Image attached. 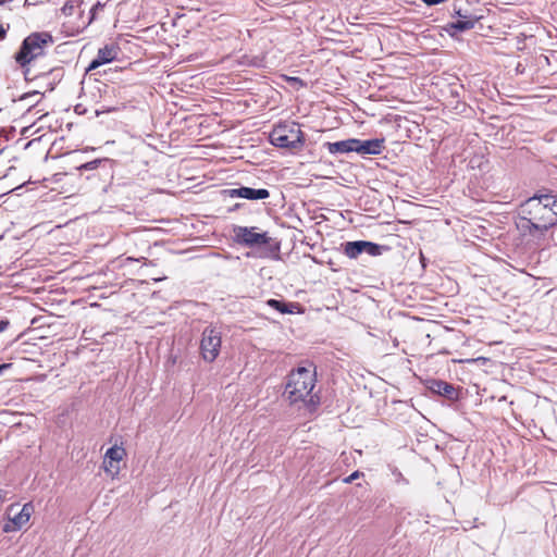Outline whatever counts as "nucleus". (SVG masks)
<instances>
[{
	"label": "nucleus",
	"mask_w": 557,
	"mask_h": 557,
	"mask_svg": "<svg viewBox=\"0 0 557 557\" xmlns=\"http://www.w3.org/2000/svg\"><path fill=\"white\" fill-rule=\"evenodd\" d=\"M459 18L449 23L447 25L446 30L451 35L455 36L459 33H463L466 30L472 29L475 25L476 18L468 17L466 15H461L458 12Z\"/></svg>",
	"instance_id": "nucleus-13"
},
{
	"label": "nucleus",
	"mask_w": 557,
	"mask_h": 557,
	"mask_svg": "<svg viewBox=\"0 0 557 557\" xmlns=\"http://www.w3.org/2000/svg\"><path fill=\"white\" fill-rule=\"evenodd\" d=\"M287 82L293 85V86H300V87H304L305 86V83L304 81L300 78V77H287Z\"/></svg>",
	"instance_id": "nucleus-19"
},
{
	"label": "nucleus",
	"mask_w": 557,
	"mask_h": 557,
	"mask_svg": "<svg viewBox=\"0 0 557 557\" xmlns=\"http://www.w3.org/2000/svg\"><path fill=\"white\" fill-rule=\"evenodd\" d=\"M125 455V450L122 447L113 446L110 447L104 456V462L109 460L110 465H112V461H120L123 459V456Z\"/></svg>",
	"instance_id": "nucleus-17"
},
{
	"label": "nucleus",
	"mask_w": 557,
	"mask_h": 557,
	"mask_svg": "<svg viewBox=\"0 0 557 557\" xmlns=\"http://www.w3.org/2000/svg\"><path fill=\"white\" fill-rule=\"evenodd\" d=\"M9 25L4 27L2 24H0V41L4 40L8 34Z\"/></svg>",
	"instance_id": "nucleus-21"
},
{
	"label": "nucleus",
	"mask_w": 557,
	"mask_h": 557,
	"mask_svg": "<svg viewBox=\"0 0 557 557\" xmlns=\"http://www.w3.org/2000/svg\"><path fill=\"white\" fill-rule=\"evenodd\" d=\"M256 226H233V238L236 244L248 247L257 248L268 246L271 242V237L268 232H258Z\"/></svg>",
	"instance_id": "nucleus-5"
},
{
	"label": "nucleus",
	"mask_w": 557,
	"mask_h": 557,
	"mask_svg": "<svg viewBox=\"0 0 557 557\" xmlns=\"http://www.w3.org/2000/svg\"><path fill=\"white\" fill-rule=\"evenodd\" d=\"M267 305L281 313L300 312V305L298 302H284L272 298L267 301Z\"/></svg>",
	"instance_id": "nucleus-15"
},
{
	"label": "nucleus",
	"mask_w": 557,
	"mask_h": 557,
	"mask_svg": "<svg viewBox=\"0 0 557 557\" xmlns=\"http://www.w3.org/2000/svg\"><path fill=\"white\" fill-rule=\"evenodd\" d=\"M304 140V133L296 123L277 125L270 134L271 144L280 148L296 149L302 146Z\"/></svg>",
	"instance_id": "nucleus-4"
},
{
	"label": "nucleus",
	"mask_w": 557,
	"mask_h": 557,
	"mask_svg": "<svg viewBox=\"0 0 557 557\" xmlns=\"http://www.w3.org/2000/svg\"><path fill=\"white\" fill-rule=\"evenodd\" d=\"M75 112L81 114V113L85 112V110H83V109H82V106H81V104H77V106L75 107Z\"/></svg>",
	"instance_id": "nucleus-26"
},
{
	"label": "nucleus",
	"mask_w": 557,
	"mask_h": 557,
	"mask_svg": "<svg viewBox=\"0 0 557 557\" xmlns=\"http://www.w3.org/2000/svg\"><path fill=\"white\" fill-rule=\"evenodd\" d=\"M37 94H38L37 91H35V92H33V94L27 92V94H25V95H23V96L21 97V100H24V99H26V98H28V97H30V96H33V95H37Z\"/></svg>",
	"instance_id": "nucleus-25"
},
{
	"label": "nucleus",
	"mask_w": 557,
	"mask_h": 557,
	"mask_svg": "<svg viewBox=\"0 0 557 557\" xmlns=\"http://www.w3.org/2000/svg\"><path fill=\"white\" fill-rule=\"evenodd\" d=\"M324 146L331 154L356 152V138H349L335 143H325Z\"/></svg>",
	"instance_id": "nucleus-14"
},
{
	"label": "nucleus",
	"mask_w": 557,
	"mask_h": 557,
	"mask_svg": "<svg viewBox=\"0 0 557 557\" xmlns=\"http://www.w3.org/2000/svg\"><path fill=\"white\" fill-rule=\"evenodd\" d=\"M18 528L14 524V522L12 521V519L10 518L9 521L7 523L3 524L2 527V531L4 533H10V532H14V531H17Z\"/></svg>",
	"instance_id": "nucleus-18"
},
{
	"label": "nucleus",
	"mask_w": 557,
	"mask_h": 557,
	"mask_svg": "<svg viewBox=\"0 0 557 557\" xmlns=\"http://www.w3.org/2000/svg\"><path fill=\"white\" fill-rule=\"evenodd\" d=\"M231 198H244L247 200H264L270 197V191L267 188H251L242 186L239 188H233L225 190Z\"/></svg>",
	"instance_id": "nucleus-9"
},
{
	"label": "nucleus",
	"mask_w": 557,
	"mask_h": 557,
	"mask_svg": "<svg viewBox=\"0 0 557 557\" xmlns=\"http://www.w3.org/2000/svg\"><path fill=\"white\" fill-rule=\"evenodd\" d=\"M445 1L446 0H422V2L425 3L426 5H436Z\"/></svg>",
	"instance_id": "nucleus-23"
},
{
	"label": "nucleus",
	"mask_w": 557,
	"mask_h": 557,
	"mask_svg": "<svg viewBox=\"0 0 557 557\" xmlns=\"http://www.w3.org/2000/svg\"><path fill=\"white\" fill-rule=\"evenodd\" d=\"M315 381V372L309 368L298 367L293 370L284 392L289 404H301L309 411H313L320 404V397L312 393Z\"/></svg>",
	"instance_id": "nucleus-2"
},
{
	"label": "nucleus",
	"mask_w": 557,
	"mask_h": 557,
	"mask_svg": "<svg viewBox=\"0 0 557 557\" xmlns=\"http://www.w3.org/2000/svg\"><path fill=\"white\" fill-rule=\"evenodd\" d=\"M54 44L53 37L48 32H35L25 37L20 49L14 55L15 62L25 69L34 60L46 54L47 49Z\"/></svg>",
	"instance_id": "nucleus-3"
},
{
	"label": "nucleus",
	"mask_w": 557,
	"mask_h": 557,
	"mask_svg": "<svg viewBox=\"0 0 557 557\" xmlns=\"http://www.w3.org/2000/svg\"><path fill=\"white\" fill-rule=\"evenodd\" d=\"M33 510V505L27 503L23 506L18 513L11 518L18 530H21L29 521Z\"/></svg>",
	"instance_id": "nucleus-16"
},
{
	"label": "nucleus",
	"mask_w": 557,
	"mask_h": 557,
	"mask_svg": "<svg viewBox=\"0 0 557 557\" xmlns=\"http://www.w3.org/2000/svg\"><path fill=\"white\" fill-rule=\"evenodd\" d=\"M362 473H360L359 471H355L352 472L350 475H348L347 478H345L343 481L345 483H351L352 481H355L356 479H358Z\"/></svg>",
	"instance_id": "nucleus-20"
},
{
	"label": "nucleus",
	"mask_w": 557,
	"mask_h": 557,
	"mask_svg": "<svg viewBox=\"0 0 557 557\" xmlns=\"http://www.w3.org/2000/svg\"><path fill=\"white\" fill-rule=\"evenodd\" d=\"M556 224L557 195H534L521 203L517 226L522 232L542 235Z\"/></svg>",
	"instance_id": "nucleus-1"
},
{
	"label": "nucleus",
	"mask_w": 557,
	"mask_h": 557,
	"mask_svg": "<svg viewBox=\"0 0 557 557\" xmlns=\"http://www.w3.org/2000/svg\"><path fill=\"white\" fill-rule=\"evenodd\" d=\"M342 248L345 256L349 259H357L362 253L372 257L380 256L384 247L372 242L354 240L342 244Z\"/></svg>",
	"instance_id": "nucleus-8"
},
{
	"label": "nucleus",
	"mask_w": 557,
	"mask_h": 557,
	"mask_svg": "<svg viewBox=\"0 0 557 557\" xmlns=\"http://www.w3.org/2000/svg\"><path fill=\"white\" fill-rule=\"evenodd\" d=\"M11 368V363H2L0 364V375L7 370Z\"/></svg>",
	"instance_id": "nucleus-24"
},
{
	"label": "nucleus",
	"mask_w": 557,
	"mask_h": 557,
	"mask_svg": "<svg viewBox=\"0 0 557 557\" xmlns=\"http://www.w3.org/2000/svg\"><path fill=\"white\" fill-rule=\"evenodd\" d=\"M238 208H240V205H239V203H237V205H235V206H234V209H238Z\"/></svg>",
	"instance_id": "nucleus-28"
},
{
	"label": "nucleus",
	"mask_w": 557,
	"mask_h": 557,
	"mask_svg": "<svg viewBox=\"0 0 557 557\" xmlns=\"http://www.w3.org/2000/svg\"><path fill=\"white\" fill-rule=\"evenodd\" d=\"M429 389L437 395L444 396L449 400L457 398L456 388L453 384L441 380H432L429 382Z\"/></svg>",
	"instance_id": "nucleus-12"
},
{
	"label": "nucleus",
	"mask_w": 557,
	"mask_h": 557,
	"mask_svg": "<svg viewBox=\"0 0 557 557\" xmlns=\"http://www.w3.org/2000/svg\"><path fill=\"white\" fill-rule=\"evenodd\" d=\"M114 161L109 158L95 159L92 161L81 164L76 170L83 174L84 172H90L86 176L87 180H91L96 176L103 178L104 181L113 177Z\"/></svg>",
	"instance_id": "nucleus-7"
},
{
	"label": "nucleus",
	"mask_w": 557,
	"mask_h": 557,
	"mask_svg": "<svg viewBox=\"0 0 557 557\" xmlns=\"http://www.w3.org/2000/svg\"><path fill=\"white\" fill-rule=\"evenodd\" d=\"M117 50L113 45H107L100 48L97 52L96 58L89 63L87 72H90L99 66L107 64L116 59Z\"/></svg>",
	"instance_id": "nucleus-10"
},
{
	"label": "nucleus",
	"mask_w": 557,
	"mask_h": 557,
	"mask_svg": "<svg viewBox=\"0 0 557 557\" xmlns=\"http://www.w3.org/2000/svg\"><path fill=\"white\" fill-rule=\"evenodd\" d=\"M10 325V321L8 319H0V333L5 331Z\"/></svg>",
	"instance_id": "nucleus-22"
},
{
	"label": "nucleus",
	"mask_w": 557,
	"mask_h": 557,
	"mask_svg": "<svg viewBox=\"0 0 557 557\" xmlns=\"http://www.w3.org/2000/svg\"><path fill=\"white\" fill-rule=\"evenodd\" d=\"M356 152L366 154H380L384 149V139L373 138L368 140H361L356 138Z\"/></svg>",
	"instance_id": "nucleus-11"
},
{
	"label": "nucleus",
	"mask_w": 557,
	"mask_h": 557,
	"mask_svg": "<svg viewBox=\"0 0 557 557\" xmlns=\"http://www.w3.org/2000/svg\"><path fill=\"white\" fill-rule=\"evenodd\" d=\"M221 332L218 327L209 325L201 334L200 355L206 362H213L221 349Z\"/></svg>",
	"instance_id": "nucleus-6"
},
{
	"label": "nucleus",
	"mask_w": 557,
	"mask_h": 557,
	"mask_svg": "<svg viewBox=\"0 0 557 557\" xmlns=\"http://www.w3.org/2000/svg\"><path fill=\"white\" fill-rule=\"evenodd\" d=\"M12 0H0V5L11 2Z\"/></svg>",
	"instance_id": "nucleus-27"
},
{
	"label": "nucleus",
	"mask_w": 557,
	"mask_h": 557,
	"mask_svg": "<svg viewBox=\"0 0 557 557\" xmlns=\"http://www.w3.org/2000/svg\"><path fill=\"white\" fill-rule=\"evenodd\" d=\"M99 5H100V3L98 2V3L95 5L94 10H95V9H99Z\"/></svg>",
	"instance_id": "nucleus-29"
}]
</instances>
